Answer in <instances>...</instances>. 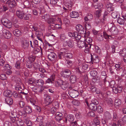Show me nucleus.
<instances>
[{
	"label": "nucleus",
	"mask_w": 126,
	"mask_h": 126,
	"mask_svg": "<svg viewBox=\"0 0 126 126\" xmlns=\"http://www.w3.org/2000/svg\"><path fill=\"white\" fill-rule=\"evenodd\" d=\"M111 32L113 35H115L117 34L118 33L117 29L116 27L114 26H112L111 28Z\"/></svg>",
	"instance_id": "nucleus-25"
},
{
	"label": "nucleus",
	"mask_w": 126,
	"mask_h": 126,
	"mask_svg": "<svg viewBox=\"0 0 126 126\" xmlns=\"http://www.w3.org/2000/svg\"><path fill=\"white\" fill-rule=\"evenodd\" d=\"M38 8L40 10V14L44 13L45 12V10L43 6H40L38 7Z\"/></svg>",
	"instance_id": "nucleus-36"
},
{
	"label": "nucleus",
	"mask_w": 126,
	"mask_h": 126,
	"mask_svg": "<svg viewBox=\"0 0 126 126\" xmlns=\"http://www.w3.org/2000/svg\"><path fill=\"white\" fill-rule=\"evenodd\" d=\"M74 120V116L72 114L68 115L65 118V120H63L65 123H67V121H68L70 122L71 123L73 122Z\"/></svg>",
	"instance_id": "nucleus-9"
},
{
	"label": "nucleus",
	"mask_w": 126,
	"mask_h": 126,
	"mask_svg": "<svg viewBox=\"0 0 126 126\" xmlns=\"http://www.w3.org/2000/svg\"><path fill=\"white\" fill-rule=\"evenodd\" d=\"M41 16L42 18L45 21H47L50 17L49 15L48 14H44Z\"/></svg>",
	"instance_id": "nucleus-33"
},
{
	"label": "nucleus",
	"mask_w": 126,
	"mask_h": 126,
	"mask_svg": "<svg viewBox=\"0 0 126 126\" xmlns=\"http://www.w3.org/2000/svg\"><path fill=\"white\" fill-rule=\"evenodd\" d=\"M117 22L120 24H123L124 23V19L119 17L117 20Z\"/></svg>",
	"instance_id": "nucleus-50"
},
{
	"label": "nucleus",
	"mask_w": 126,
	"mask_h": 126,
	"mask_svg": "<svg viewBox=\"0 0 126 126\" xmlns=\"http://www.w3.org/2000/svg\"><path fill=\"white\" fill-rule=\"evenodd\" d=\"M85 28L87 29H90L91 28V25L89 22L84 23Z\"/></svg>",
	"instance_id": "nucleus-51"
},
{
	"label": "nucleus",
	"mask_w": 126,
	"mask_h": 126,
	"mask_svg": "<svg viewBox=\"0 0 126 126\" xmlns=\"http://www.w3.org/2000/svg\"><path fill=\"white\" fill-rule=\"evenodd\" d=\"M69 126H86L84 124H82L80 125L78 124L76 121L70 123V125Z\"/></svg>",
	"instance_id": "nucleus-26"
},
{
	"label": "nucleus",
	"mask_w": 126,
	"mask_h": 126,
	"mask_svg": "<svg viewBox=\"0 0 126 126\" xmlns=\"http://www.w3.org/2000/svg\"><path fill=\"white\" fill-rule=\"evenodd\" d=\"M35 59V57L33 56H31L29 57L27 60L30 61L31 63H33Z\"/></svg>",
	"instance_id": "nucleus-35"
},
{
	"label": "nucleus",
	"mask_w": 126,
	"mask_h": 126,
	"mask_svg": "<svg viewBox=\"0 0 126 126\" xmlns=\"http://www.w3.org/2000/svg\"><path fill=\"white\" fill-rule=\"evenodd\" d=\"M32 63L30 61L28 60H27L26 65L27 67L29 68H31L32 67Z\"/></svg>",
	"instance_id": "nucleus-44"
},
{
	"label": "nucleus",
	"mask_w": 126,
	"mask_h": 126,
	"mask_svg": "<svg viewBox=\"0 0 126 126\" xmlns=\"http://www.w3.org/2000/svg\"><path fill=\"white\" fill-rule=\"evenodd\" d=\"M29 43L26 40H24L22 42V47H29Z\"/></svg>",
	"instance_id": "nucleus-31"
},
{
	"label": "nucleus",
	"mask_w": 126,
	"mask_h": 126,
	"mask_svg": "<svg viewBox=\"0 0 126 126\" xmlns=\"http://www.w3.org/2000/svg\"><path fill=\"white\" fill-rule=\"evenodd\" d=\"M2 32L3 36L6 38L9 39L11 37V33L8 31L4 29L2 31Z\"/></svg>",
	"instance_id": "nucleus-11"
},
{
	"label": "nucleus",
	"mask_w": 126,
	"mask_h": 126,
	"mask_svg": "<svg viewBox=\"0 0 126 126\" xmlns=\"http://www.w3.org/2000/svg\"><path fill=\"white\" fill-rule=\"evenodd\" d=\"M13 126H24V123L20 119H16L14 122H12Z\"/></svg>",
	"instance_id": "nucleus-8"
},
{
	"label": "nucleus",
	"mask_w": 126,
	"mask_h": 126,
	"mask_svg": "<svg viewBox=\"0 0 126 126\" xmlns=\"http://www.w3.org/2000/svg\"><path fill=\"white\" fill-rule=\"evenodd\" d=\"M81 44L85 45V47H91L92 46H94L93 45H92L91 43H88L87 44H85L83 42H82Z\"/></svg>",
	"instance_id": "nucleus-47"
},
{
	"label": "nucleus",
	"mask_w": 126,
	"mask_h": 126,
	"mask_svg": "<svg viewBox=\"0 0 126 126\" xmlns=\"http://www.w3.org/2000/svg\"><path fill=\"white\" fill-rule=\"evenodd\" d=\"M4 68L6 70L11 69L12 68V67L8 64H6L4 66Z\"/></svg>",
	"instance_id": "nucleus-59"
},
{
	"label": "nucleus",
	"mask_w": 126,
	"mask_h": 126,
	"mask_svg": "<svg viewBox=\"0 0 126 126\" xmlns=\"http://www.w3.org/2000/svg\"><path fill=\"white\" fill-rule=\"evenodd\" d=\"M5 101L7 104L11 105L13 103V100L12 98L10 97H8L7 98L5 99Z\"/></svg>",
	"instance_id": "nucleus-27"
},
{
	"label": "nucleus",
	"mask_w": 126,
	"mask_h": 126,
	"mask_svg": "<svg viewBox=\"0 0 126 126\" xmlns=\"http://www.w3.org/2000/svg\"><path fill=\"white\" fill-rule=\"evenodd\" d=\"M65 56L67 58H72L73 56L72 54L71 53H67L64 54Z\"/></svg>",
	"instance_id": "nucleus-55"
},
{
	"label": "nucleus",
	"mask_w": 126,
	"mask_h": 126,
	"mask_svg": "<svg viewBox=\"0 0 126 126\" xmlns=\"http://www.w3.org/2000/svg\"><path fill=\"white\" fill-rule=\"evenodd\" d=\"M87 105L88 106L89 108L92 110L95 111L96 110L97 105L98 102L96 100H93L91 101V103L89 106V104L87 101L85 102Z\"/></svg>",
	"instance_id": "nucleus-2"
},
{
	"label": "nucleus",
	"mask_w": 126,
	"mask_h": 126,
	"mask_svg": "<svg viewBox=\"0 0 126 126\" xmlns=\"http://www.w3.org/2000/svg\"><path fill=\"white\" fill-rule=\"evenodd\" d=\"M68 94L72 98H75L79 94V92L77 90L71 89L68 90Z\"/></svg>",
	"instance_id": "nucleus-6"
},
{
	"label": "nucleus",
	"mask_w": 126,
	"mask_h": 126,
	"mask_svg": "<svg viewBox=\"0 0 126 126\" xmlns=\"http://www.w3.org/2000/svg\"><path fill=\"white\" fill-rule=\"evenodd\" d=\"M65 63L67 64V65L68 67H70L73 65L72 61L69 60H66L65 61Z\"/></svg>",
	"instance_id": "nucleus-37"
},
{
	"label": "nucleus",
	"mask_w": 126,
	"mask_h": 126,
	"mask_svg": "<svg viewBox=\"0 0 126 126\" xmlns=\"http://www.w3.org/2000/svg\"><path fill=\"white\" fill-rule=\"evenodd\" d=\"M16 15L20 19H22L24 16V14L21 10H19L16 11Z\"/></svg>",
	"instance_id": "nucleus-22"
},
{
	"label": "nucleus",
	"mask_w": 126,
	"mask_h": 126,
	"mask_svg": "<svg viewBox=\"0 0 126 126\" xmlns=\"http://www.w3.org/2000/svg\"><path fill=\"white\" fill-rule=\"evenodd\" d=\"M56 57V54L54 52H50L48 56V59L52 61L54 60Z\"/></svg>",
	"instance_id": "nucleus-20"
},
{
	"label": "nucleus",
	"mask_w": 126,
	"mask_h": 126,
	"mask_svg": "<svg viewBox=\"0 0 126 126\" xmlns=\"http://www.w3.org/2000/svg\"><path fill=\"white\" fill-rule=\"evenodd\" d=\"M19 94H21V95L22 96V97H19L23 99L26 97V95L28 93V91H27L26 93L22 91L19 92Z\"/></svg>",
	"instance_id": "nucleus-34"
},
{
	"label": "nucleus",
	"mask_w": 126,
	"mask_h": 126,
	"mask_svg": "<svg viewBox=\"0 0 126 126\" xmlns=\"http://www.w3.org/2000/svg\"><path fill=\"white\" fill-rule=\"evenodd\" d=\"M56 21V19L55 18H49L47 21V22L49 24H55Z\"/></svg>",
	"instance_id": "nucleus-24"
},
{
	"label": "nucleus",
	"mask_w": 126,
	"mask_h": 126,
	"mask_svg": "<svg viewBox=\"0 0 126 126\" xmlns=\"http://www.w3.org/2000/svg\"><path fill=\"white\" fill-rule=\"evenodd\" d=\"M6 3L9 6L10 8L14 7L16 5V2L14 0L11 1L10 0H8Z\"/></svg>",
	"instance_id": "nucleus-14"
},
{
	"label": "nucleus",
	"mask_w": 126,
	"mask_h": 126,
	"mask_svg": "<svg viewBox=\"0 0 126 126\" xmlns=\"http://www.w3.org/2000/svg\"><path fill=\"white\" fill-rule=\"evenodd\" d=\"M24 121L27 126H31L32 125V122L26 119H25Z\"/></svg>",
	"instance_id": "nucleus-40"
},
{
	"label": "nucleus",
	"mask_w": 126,
	"mask_h": 126,
	"mask_svg": "<svg viewBox=\"0 0 126 126\" xmlns=\"http://www.w3.org/2000/svg\"><path fill=\"white\" fill-rule=\"evenodd\" d=\"M75 35L74 37H75L76 39L77 40H79L81 38V35L78 34L77 32V34Z\"/></svg>",
	"instance_id": "nucleus-61"
},
{
	"label": "nucleus",
	"mask_w": 126,
	"mask_h": 126,
	"mask_svg": "<svg viewBox=\"0 0 126 126\" xmlns=\"http://www.w3.org/2000/svg\"><path fill=\"white\" fill-rule=\"evenodd\" d=\"M91 54V62L92 63V62H93L95 63H98L99 61L98 56L95 54H94L92 55Z\"/></svg>",
	"instance_id": "nucleus-12"
},
{
	"label": "nucleus",
	"mask_w": 126,
	"mask_h": 126,
	"mask_svg": "<svg viewBox=\"0 0 126 126\" xmlns=\"http://www.w3.org/2000/svg\"><path fill=\"white\" fill-rule=\"evenodd\" d=\"M13 33L14 35L17 36H19L21 35L22 33L18 29H16L14 31Z\"/></svg>",
	"instance_id": "nucleus-28"
},
{
	"label": "nucleus",
	"mask_w": 126,
	"mask_h": 126,
	"mask_svg": "<svg viewBox=\"0 0 126 126\" xmlns=\"http://www.w3.org/2000/svg\"><path fill=\"white\" fill-rule=\"evenodd\" d=\"M115 67L118 69L120 70V71H123V69L122 68V66L119 64H116L115 65Z\"/></svg>",
	"instance_id": "nucleus-45"
},
{
	"label": "nucleus",
	"mask_w": 126,
	"mask_h": 126,
	"mask_svg": "<svg viewBox=\"0 0 126 126\" xmlns=\"http://www.w3.org/2000/svg\"><path fill=\"white\" fill-rule=\"evenodd\" d=\"M40 51V49L38 48H34L33 52L35 54H36L39 52Z\"/></svg>",
	"instance_id": "nucleus-60"
},
{
	"label": "nucleus",
	"mask_w": 126,
	"mask_h": 126,
	"mask_svg": "<svg viewBox=\"0 0 126 126\" xmlns=\"http://www.w3.org/2000/svg\"><path fill=\"white\" fill-rule=\"evenodd\" d=\"M91 75L92 77L95 76L97 74V72L95 70H93L90 72Z\"/></svg>",
	"instance_id": "nucleus-43"
},
{
	"label": "nucleus",
	"mask_w": 126,
	"mask_h": 126,
	"mask_svg": "<svg viewBox=\"0 0 126 126\" xmlns=\"http://www.w3.org/2000/svg\"><path fill=\"white\" fill-rule=\"evenodd\" d=\"M72 103L74 105L77 106L79 105L80 104V101L77 100H73Z\"/></svg>",
	"instance_id": "nucleus-54"
},
{
	"label": "nucleus",
	"mask_w": 126,
	"mask_h": 126,
	"mask_svg": "<svg viewBox=\"0 0 126 126\" xmlns=\"http://www.w3.org/2000/svg\"><path fill=\"white\" fill-rule=\"evenodd\" d=\"M38 25L37 24H34L32 26H31V28L32 31H35L38 29Z\"/></svg>",
	"instance_id": "nucleus-38"
},
{
	"label": "nucleus",
	"mask_w": 126,
	"mask_h": 126,
	"mask_svg": "<svg viewBox=\"0 0 126 126\" xmlns=\"http://www.w3.org/2000/svg\"><path fill=\"white\" fill-rule=\"evenodd\" d=\"M60 73L62 76L65 78H69L71 74L72 73L70 70L66 69L63 70Z\"/></svg>",
	"instance_id": "nucleus-4"
},
{
	"label": "nucleus",
	"mask_w": 126,
	"mask_h": 126,
	"mask_svg": "<svg viewBox=\"0 0 126 126\" xmlns=\"http://www.w3.org/2000/svg\"><path fill=\"white\" fill-rule=\"evenodd\" d=\"M15 81L16 83L15 86V89L16 90H19L21 92L24 89V87L20 79L19 78L16 77Z\"/></svg>",
	"instance_id": "nucleus-1"
},
{
	"label": "nucleus",
	"mask_w": 126,
	"mask_h": 126,
	"mask_svg": "<svg viewBox=\"0 0 126 126\" xmlns=\"http://www.w3.org/2000/svg\"><path fill=\"white\" fill-rule=\"evenodd\" d=\"M44 88L42 87H40L34 86L32 88V90L33 91L35 92L42 93L44 90Z\"/></svg>",
	"instance_id": "nucleus-10"
},
{
	"label": "nucleus",
	"mask_w": 126,
	"mask_h": 126,
	"mask_svg": "<svg viewBox=\"0 0 126 126\" xmlns=\"http://www.w3.org/2000/svg\"><path fill=\"white\" fill-rule=\"evenodd\" d=\"M1 22L2 24L8 28H11L12 26V24L10 21L6 18H2L1 20Z\"/></svg>",
	"instance_id": "nucleus-5"
},
{
	"label": "nucleus",
	"mask_w": 126,
	"mask_h": 126,
	"mask_svg": "<svg viewBox=\"0 0 126 126\" xmlns=\"http://www.w3.org/2000/svg\"><path fill=\"white\" fill-rule=\"evenodd\" d=\"M121 104V100L119 99H116L115 101L114 105L115 106H118Z\"/></svg>",
	"instance_id": "nucleus-32"
},
{
	"label": "nucleus",
	"mask_w": 126,
	"mask_h": 126,
	"mask_svg": "<svg viewBox=\"0 0 126 126\" xmlns=\"http://www.w3.org/2000/svg\"><path fill=\"white\" fill-rule=\"evenodd\" d=\"M20 64L21 63L20 61H17L15 65V66L16 68L18 69H21L20 67Z\"/></svg>",
	"instance_id": "nucleus-39"
},
{
	"label": "nucleus",
	"mask_w": 126,
	"mask_h": 126,
	"mask_svg": "<svg viewBox=\"0 0 126 126\" xmlns=\"http://www.w3.org/2000/svg\"><path fill=\"white\" fill-rule=\"evenodd\" d=\"M35 35L37 37L42 36L43 33L41 31H36L35 32Z\"/></svg>",
	"instance_id": "nucleus-41"
},
{
	"label": "nucleus",
	"mask_w": 126,
	"mask_h": 126,
	"mask_svg": "<svg viewBox=\"0 0 126 126\" xmlns=\"http://www.w3.org/2000/svg\"><path fill=\"white\" fill-rule=\"evenodd\" d=\"M29 5V2L28 1H25L23 3V4H22V6L23 7V6H24L25 7H27Z\"/></svg>",
	"instance_id": "nucleus-63"
},
{
	"label": "nucleus",
	"mask_w": 126,
	"mask_h": 126,
	"mask_svg": "<svg viewBox=\"0 0 126 126\" xmlns=\"http://www.w3.org/2000/svg\"><path fill=\"white\" fill-rule=\"evenodd\" d=\"M105 116L106 118L107 119H110V114L108 111H106L105 113Z\"/></svg>",
	"instance_id": "nucleus-49"
},
{
	"label": "nucleus",
	"mask_w": 126,
	"mask_h": 126,
	"mask_svg": "<svg viewBox=\"0 0 126 126\" xmlns=\"http://www.w3.org/2000/svg\"><path fill=\"white\" fill-rule=\"evenodd\" d=\"M76 30L79 33L83 34L84 33V29L83 26L80 24H78L76 26Z\"/></svg>",
	"instance_id": "nucleus-13"
},
{
	"label": "nucleus",
	"mask_w": 126,
	"mask_h": 126,
	"mask_svg": "<svg viewBox=\"0 0 126 126\" xmlns=\"http://www.w3.org/2000/svg\"><path fill=\"white\" fill-rule=\"evenodd\" d=\"M55 27H53V28L52 29V30H55L56 29H61L62 28L61 26L59 24H55Z\"/></svg>",
	"instance_id": "nucleus-56"
},
{
	"label": "nucleus",
	"mask_w": 126,
	"mask_h": 126,
	"mask_svg": "<svg viewBox=\"0 0 126 126\" xmlns=\"http://www.w3.org/2000/svg\"><path fill=\"white\" fill-rule=\"evenodd\" d=\"M54 83L56 87H58L59 86H60L61 83L63 82V80L60 79H58L56 81H54Z\"/></svg>",
	"instance_id": "nucleus-29"
},
{
	"label": "nucleus",
	"mask_w": 126,
	"mask_h": 126,
	"mask_svg": "<svg viewBox=\"0 0 126 126\" xmlns=\"http://www.w3.org/2000/svg\"><path fill=\"white\" fill-rule=\"evenodd\" d=\"M23 110L24 112L23 111L21 113L22 115L25 116L26 115L27 113L30 114L31 113L32 111L31 107L29 106H26L24 107L23 108Z\"/></svg>",
	"instance_id": "nucleus-7"
},
{
	"label": "nucleus",
	"mask_w": 126,
	"mask_h": 126,
	"mask_svg": "<svg viewBox=\"0 0 126 126\" xmlns=\"http://www.w3.org/2000/svg\"><path fill=\"white\" fill-rule=\"evenodd\" d=\"M19 104L21 108L23 107L25 105V103L23 101H20L19 102Z\"/></svg>",
	"instance_id": "nucleus-64"
},
{
	"label": "nucleus",
	"mask_w": 126,
	"mask_h": 126,
	"mask_svg": "<svg viewBox=\"0 0 126 126\" xmlns=\"http://www.w3.org/2000/svg\"><path fill=\"white\" fill-rule=\"evenodd\" d=\"M4 96L10 97L12 95V93L9 90H5L4 93Z\"/></svg>",
	"instance_id": "nucleus-23"
},
{
	"label": "nucleus",
	"mask_w": 126,
	"mask_h": 126,
	"mask_svg": "<svg viewBox=\"0 0 126 126\" xmlns=\"http://www.w3.org/2000/svg\"><path fill=\"white\" fill-rule=\"evenodd\" d=\"M13 126L12 123L9 122L8 121H6L4 123V126Z\"/></svg>",
	"instance_id": "nucleus-53"
},
{
	"label": "nucleus",
	"mask_w": 126,
	"mask_h": 126,
	"mask_svg": "<svg viewBox=\"0 0 126 126\" xmlns=\"http://www.w3.org/2000/svg\"><path fill=\"white\" fill-rule=\"evenodd\" d=\"M96 110L99 113H101L103 111V109L102 107L100 106L97 107Z\"/></svg>",
	"instance_id": "nucleus-48"
},
{
	"label": "nucleus",
	"mask_w": 126,
	"mask_h": 126,
	"mask_svg": "<svg viewBox=\"0 0 126 126\" xmlns=\"http://www.w3.org/2000/svg\"><path fill=\"white\" fill-rule=\"evenodd\" d=\"M13 96L15 98H17L19 97H22L21 94H19V92L18 93H17L16 92H14L13 94Z\"/></svg>",
	"instance_id": "nucleus-62"
},
{
	"label": "nucleus",
	"mask_w": 126,
	"mask_h": 126,
	"mask_svg": "<svg viewBox=\"0 0 126 126\" xmlns=\"http://www.w3.org/2000/svg\"><path fill=\"white\" fill-rule=\"evenodd\" d=\"M35 79L34 78H30L29 79L28 81V82L30 84H33L34 83H35Z\"/></svg>",
	"instance_id": "nucleus-57"
},
{
	"label": "nucleus",
	"mask_w": 126,
	"mask_h": 126,
	"mask_svg": "<svg viewBox=\"0 0 126 126\" xmlns=\"http://www.w3.org/2000/svg\"><path fill=\"white\" fill-rule=\"evenodd\" d=\"M79 16L78 13L75 11H72L70 13V16L72 18H76L78 17Z\"/></svg>",
	"instance_id": "nucleus-21"
},
{
	"label": "nucleus",
	"mask_w": 126,
	"mask_h": 126,
	"mask_svg": "<svg viewBox=\"0 0 126 126\" xmlns=\"http://www.w3.org/2000/svg\"><path fill=\"white\" fill-rule=\"evenodd\" d=\"M9 114L10 119L11 122H15V120L16 119H18L17 115V113L16 109H14L13 111H12L9 113Z\"/></svg>",
	"instance_id": "nucleus-3"
},
{
	"label": "nucleus",
	"mask_w": 126,
	"mask_h": 126,
	"mask_svg": "<svg viewBox=\"0 0 126 126\" xmlns=\"http://www.w3.org/2000/svg\"><path fill=\"white\" fill-rule=\"evenodd\" d=\"M70 80L72 83H75L76 80V78L75 76L73 75L71 76L70 78Z\"/></svg>",
	"instance_id": "nucleus-30"
},
{
	"label": "nucleus",
	"mask_w": 126,
	"mask_h": 126,
	"mask_svg": "<svg viewBox=\"0 0 126 126\" xmlns=\"http://www.w3.org/2000/svg\"><path fill=\"white\" fill-rule=\"evenodd\" d=\"M97 39L100 41H102L103 40L102 35L101 33H99L96 36Z\"/></svg>",
	"instance_id": "nucleus-42"
},
{
	"label": "nucleus",
	"mask_w": 126,
	"mask_h": 126,
	"mask_svg": "<svg viewBox=\"0 0 126 126\" xmlns=\"http://www.w3.org/2000/svg\"><path fill=\"white\" fill-rule=\"evenodd\" d=\"M44 99L45 101L47 102L49 104H50L52 102L51 101V98L50 97L48 94H45L44 95Z\"/></svg>",
	"instance_id": "nucleus-19"
},
{
	"label": "nucleus",
	"mask_w": 126,
	"mask_h": 126,
	"mask_svg": "<svg viewBox=\"0 0 126 126\" xmlns=\"http://www.w3.org/2000/svg\"><path fill=\"white\" fill-rule=\"evenodd\" d=\"M102 11L101 10H97L95 13V14L96 16L98 17H99L101 15V13Z\"/></svg>",
	"instance_id": "nucleus-46"
},
{
	"label": "nucleus",
	"mask_w": 126,
	"mask_h": 126,
	"mask_svg": "<svg viewBox=\"0 0 126 126\" xmlns=\"http://www.w3.org/2000/svg\"><path fill=\"white\" fill-rule=\"evenodd\" d=\"M111 16L112 17L114 18H117L118 16L117 13L116 12H112L111 13Z\"/></svg>",
	"instance_id": "nucleus-52"
},
{
	"label": "nucleus",
	"mask_w": 126,
	"mask_h": 126,
	"mask_svg": "<svg viewBox=\"0 0 126 126\" xmlns=\"http://www.w3.org/2000/svg\"><path fill=\"white\" fill-rule=\"evenodd\" d=\"M68 83L67 81H63V82L61 83L60 87L63 90H65L68 88Z\"/></svg>",
	"instance_id": "nucleus-18"
},
{
	"label": "nucleus",
	"mask_w": 126,
	"mask_h": 126,
	"mask_svg": "<svg viewBox=\"0 0 126 126\" xmlns=\"http://www.w3.org/2000/svg\"><path fill=\"white\" fill-rule=\"evenodd\" d=\"M7 78L5 74H2L0 76V79L2 80L6 79Z\"/></svg>",
	"instance_id": "nucleus-58"
},
{
	"label": "nucleus",
	"mask_w": 126,
	"mask_h": 126,
	"mask_svg": "<svg viewBox=\"0 0 126 126\" xmlns=\"http://www.w3.org/2000/svg\"><path fill=\"white\" fill-rule=\"evenodd\" d=\"M35 83L37 86L39 87H42L43 88H44V87L43 86L44 84V82L42 79H39L36 80L35 81Z\"/></svg>",
	"instance_id": "nucleus-15"
},
{
	"label": "nucleus",
	"mask_w": 126,
	"mask_h": 126,
	"mask_svg": "<svg viewBox=\"0 0 126 126\" xmlns=\"http://www.w3.org/2000/svg\"><path fill=\"white\" fill-rule=\"evenodd\" d=\"M120 55L124 57V60L126 63V49L124 48L122 51L119 52Z\"/></svg>",
	"instance_id": "nucleus-17"
},
{
	"label": "nucleus",
	"mask_w": 126,
	"mask_h": 126,
	"mask_svg": "<svg viewBox=\"0 0 126 126\" xmlns=\"http://www.w3.org/2000/svg\"><path fill=\"white\" fill-rule=\"evenodd\" d=\"M55 115V118L57 121H60L62 120L63 114L62 113L58 112L56 113Z\"/></svg>",
	"instance_id": "nucleus-16"
}]
</instances>
